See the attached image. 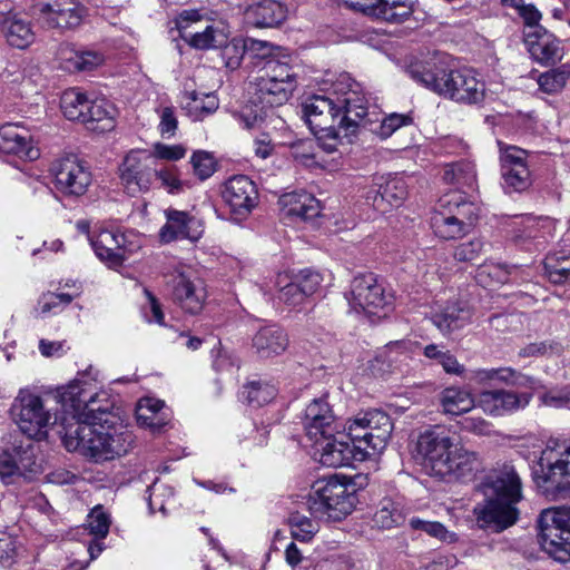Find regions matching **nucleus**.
Masks as SVG:
<instances>
[{
	"label": "nucleus",
	"mask_w": 570,
	"mask_h": 570,
	"mask_svg": "<svg viewBox=\"0 0 570 570\" xmlns=\"http://www.w3.org/2000/svg\"><path fill=\"white\" fill-rule=\"evenodd\" d=\"M166 218L167 222L159 232L160 239L165 243L184 238L196 242L204 233L202 222L187 212L168 209L166 210Z\"/></svg>",
	"instance_id": "393cba45"
},
{
	"label": "nucleus",
	"mask_w": 570,
	"mask_h": 570,
	"mask_svg": "<svg viewBox=\"0 0 570 570\" xmlns=\"http://www.w3.org/2000/svg\"><path fill=\"white\" fill-rule=\"evenodd\" d=\"M532 393H517L508 390H491L480 393L478 406L492 416H503L527 407Z\"/></svg>",
	"instance_id": "412c9836"
},
{
	"label": "nucleus",
	"mask_w": 570,
	"mask_h": 570,
	"mask_svg": "<svg viewBox=\"0 0 570 570\" xmlns=\"http://www.w3.org/2000/svg\"><path fill=\"white\" fill-rule=\"evenodd\" d=\"M222 196L236 220L247 217L258 202L256 185L245 175L230 177L224 185Z\"/></svg>",
	"instance_id": "2eb2a0df"
},
{
	"label": "nucleus",
	"mask_w": 570,
	"mask_h": 570,
	"mask_svg": "<svg viewBox=\"0 0 570 570\" xmlns=\"http://www.w3.org/2000/svg\"><path fill=\"white\" fill-rule=\"evenodd\" d=\"M219 48L222 49V58L224 59L227 68L236 69L239 67L246 50L245 42L242 45L235 39L232 41L228 39L226 45Z\"/></svg>",
	"instance_id": "69168bd1"
},
{
	"label": "nucleus",
	"mask_w": 570,
	"mask_h": 570,
	"mask_svg": "<svg viewBox=\"0 0 570 570\" xmlns=\"http://www.w3.org/2000/svg\"><path fill=\"white\" fill-rule=\"evenodd\" d=\"M90 99L81 92L78 88L66 90L60 100V107L63 115L69 120L81 121L83 115L87 112Z\"/></svg>",
	"instance_id": "c03bdc74"
},
{
	"label": "nucleus",
	"mask_w": 570,
	"mask_h": 570,
	"mask_svg": "<svg viewBox=\"0 0 570 570\" xmlns=\"http://www.w3.org/2000/svg\"><path fill=\"white\" fill-rule=\"evenodd\" d=\"M303 114L313 134L323 137L355 134L362 125L371 122L367 116V98L360 83L342 75L333 85L331 96L314 95L303 104Z\"/></svg>",
	"instance_id": "f03ea898"
},
{
	"label": "nucleus",
	"mask_w": 570,
	"mask_h": 570,
	"mask_svg": "<svg viewBox=\"0 0 570 570\" xmlns=\"http://www.w3.org/2000/svg\"><path fill=\"white\" fill-rule=\"evenodd\" d=\"M190 163L193 165L194 174L200 179L209 178L216 170V163L207 151L198 150L191 156Z\"/></svg>",
	"instance_id": "0e129e2a"
},
{
	"label": "nucleus",
	"mask_w": 570,
	"mask_h": 570,
	"mask_svg": "<svg viewBox=\"0 0 570 570\" xmlns=\"http://www.w3.org/2000/svg\"><path fill=\"white\" fill-rule=\"evenodd\" d=\"M37 472L38 464L31 444L14 448L13 452L0 449V478L4 483H14L19 479H27L28 473Z\"/></svg>",
	"instance_id": "aec40b11"
},
{
	"label": "nucleus",
	"mask_w": 570,
	"mask_h": 570,
	"mask_svg": "<svg viewBox=\"0 0 570 570\" xmlns=\"http://www.w3.org/2000/svg\"><path fill=\"white\" fill-rule=\"evenodd\" d=\"M62 406L69 411L75 423L65 429L66 449L78 451L95 461L114 460L126 454L132 445L131 432L125 428L106 425L108 407L97 405L99 394L92 384L76 379L60 393Z\"/></svg>",
	"instance_id": "f257e3e1"
},
{
	"label": "nucleus",
	"mask_w": 570,
	"mask_h": 570,
	"mask_svg": "<svg viewBox=\"0 0 570 570\" xmlns=\"http://www.w3.org/2000/svg\"><path fill=\"white\" fill-rule=\"evenodd\" d=\"M165 403L160 400L145 397L138 402L136 419L140 426L153 433L160 432L169 422V416L163 410Z\"/></svg>",
	"instance_id": "f704fd0d"
},
{
	"label": "nucleus",
	"mask_w": 570,
	"mask_h": 570,
	"mask_svg": "<svg viewBox=\"0 0 570 570\" xmlns=\"http://www.w3.org/2000/svg\"><path fill=\"white\" fill-rule=\"evenodd\" d=\"M111 524L110 515L101 505H96L88 514L87 529L97 539H105Z\"/></svg>",
	"instance_id": "13d9d810"
},
{
	"label": "nucleus",
	"mask_w": 570,
	"mask_h": 570,
	"mask_svg": "<svg viewBox=\"0 0 570 570\" xmlns=\"http://www.w3.org/2000/svg\"><path fill=\"white\" fill-rule=\"evenodd\" d=\"M570 77V65L564 63L559 68L543 72L538 78V85L543 92L557 94L564 86Z\"/></svg>",
	"instance_id": "5fc2aeb1"
},
{
	"label": "nucleus",
	"mask_w": 570,
	"mask_h": 570,
	"mask_svg": "<svg viewBox=\"0 0 570 570\" xmlns=\"http://www.w3.org/2000/svg\"><path fill=\"white\" fill-rule=\"evenodd\" d=\"M441 405L446 414L460 415L475 405L471 394L456 387H448L441 394Z\"/></svg>",
	"instance_id": "79ce46f5"
},
{
	"label": "nucleus",
	"mask_w": 570,
	"mask_h": 570,
	"mask_svg": "<svg viewBox=\"0 0 570 570\" xmlns=\"http://www.w3.org/2000/svg\"><path fill=\"white\" fill-rule=\"evenodd\" d=\"M355 503V489L337 476L318 484L307 500L312 517L328 522L346 518L354 510Z\"/></svg>",
	"instance_id": "0eeeda50"
},
{
	"label": "nucleus",
	"mask_w": 570,
	"mask_h": 570,
	"mask_svg": "<svg viewBox=\"0 0 570 570\" xmlns=\"http://www.w3.org/2000/svg\"><path fill=\"white\" fill-rule=\"evenodd\" d=\"M485 497L483 504L474 508L476 521L483 529L502 531L518 520L515 504L521 500V480L512 465L490 474L481 485Z\"/></svg>",
	"instance_id": "39448f33"
},
{
	"label": "nucleus",
	"mask_w": 570,
	"mask_h": 570,
	"mask_svg": "<svg viewBox=\"0 0 570 570\" xmlns=\"http://www.w3.org/2000/svg\"><path fill=\"white\" fill-rule=\"evenodd\" d=\"M405 180L397 176H380L368 187L365 198L376 210L385 213L391 207H397L406 198Z\"/></svg>",
	"instance_id": "a211bd4d"
},
{
	"label": "nucleus",
	"mask_w": 570,
	"mask_h": 570,
	"mask_svg": "<svg viewBox=\"0 0 570 570\" xmlns=\"http://www.w3.org/2000/svg\"><path fill=\"white\" fill-rule=\"evenodd\" d=\"M56 58L62 70L68 72L90 71L104 62V56L98 51H79L70 43H61Z\"/></svg>",
	"instance_id": "cd10ccee"
},
{
	"label": "nucleus",
	"mask_w": 570,
	"mask_h": 570,
	"mask_svg": "<svg viewBox=\"0 0 570 570\" xmlns=\"http://www.w3.org/2000/svg\"><path fill=\"white\" fill-rule=\"evenodd\" d=\"M544 273L553 284L570 282V252L551 253L544 259Z\"/></svg>",
	"instance_id": "37998d69"
},
{
	"label": "nucleus",
	"mask_w": 570,
	"mask_h": 570,
	"mask_svg": "<svg viewBox=\"0 0 570 570\" xmlns=\"http://www.w3.org/2000/svg\"><path fill=\"white\" fill-rule=\"evenodd\" d=\"M154 173L155 158L147 150H130L119 165V178L129 196H137L149 190Z\"/></svg>",
	"instance_id": "9d476101"
},
{
	"label": "nucleus",
	"mask_w": 570,
	"mask_h": 570,
	"mask_svg": "<svg viewBox=\"0 0 570 570\" xmlns=\"http://www.w3.org/2000/svg\"><path fill=\"white\" fill-rule=\"evenodd\" d=\"M246 17L254 26L272 28L282 23L287 17V9L275 0H263L246 10Z\"/></svg>",
	"instance_id": "72a5a7b5"
},
{
	"label": "nucleus",
	"mask_w": 570,
	"mask_h": 570,
	"mask_svg": "<svg viewBox=\"0 0 570 570\" xmlns=\"http://www.w3.org/2000/svg\"><path fill=\"white\" fill-rule=\"evenodd\" d=\"M0 151L30 161L40 156L29 131L17 124H6L0 127Z\"/></svg>",
	"instance_id": "b1692460"
},
{
	"label": "nucleus",
	"mask_w": 570,
	"mask_h": 570,
	"mask_svg": "<svg viewBox=\"0 0 570 570\" xmlns=\"http://www.w3.org/2000/svg\"><path fill=\"white\" fill-rule=\"evenodd\" d=\"M361 421H363V414L357 415L350 422L345 439L351 440V446L354 448V452L358 456L357 459L364 460L365 458H371L375 454L371 448L370 432H367L366 426Z\"/></svg>",
	"instance_id": "a19ab883"
},
{
	"label": "nucleus",
	"mask_w": 570,
	"mask_h": 570,
	"mask_svg": "<svg viewBox=\"0 0 570 570\" xmlns=\"http://www.w3.org/2000/svg\"><path fill=\"white\" fill-rule=\"evenodd\" d=\"M405 71L416 83L459 104L474 105L485 97V83L471 68L446 69L431 59L411 62Z\"/></svg>",
	"instance_id": "20e7f679"
},
{
	"label": "nucleus",
	"mask_w": 570,
	"mask_h": 570,
	"mask_svg": "<svg viewBox=\"0 0 570 570\" xmlns=\"http://www.w3.org/2000/svg\"><path fill=\"white\" fill-rule=\"evenodd\" d=\"M346 299L354 312L367 315H379L390 305V296L371 273L353 278Z\"/></svg>",
	"instance_id": "9b49d317"
},
{
	"label": "nucleus",
	"mask_w": 570,
	"mask_h": 570,
	"mask_svg": "<svg viewBox=\"0 0 570 570\" xmlns=\"http://www.w3.org/2000/svg\"><path fill=\"white\" fill-rule=\"evenodd\" d=\"M115 112L116 109L111 102L105 98H97L90 100L81 122L89 125L92 130L109 131L114 128Z\"/></svg>",
	"instance_id": "e433bc0d"
},
{
	"label": "nucleus",
	"mask_w": 570,
	"mask_h": 570,
	"mask_svg": "<svg viewBox=\"0 0 570 570\" xmlns=\"http://www.w3.org/2000/svg\"><path fill=\"white\" fill-rule=\"evenodd\" d=\"M281 203L286 217L311 220L321 214L320 202L308 193L286 194L281 198Z\"/></svg>",
	"instance_id": "473e14b6"
},
{
	"label": "nucleus",
	"mask_w": 570,
	"mask_h": 570,
	"mask_svg": "<svg viewBox=\"0 0 570 570\" xmlns=\"http://www.w3.org/2000/svg\"><path fill=\"white\" fill-rule=\"evenodd\" d=\"M257 77L271 79L276 82L278 81L279 83L281 81H286L297 85L294 67L289 65L288 60H282L274 57L265 61Z\"/></svg>",
	"instance_id": "49530a36"
},
{
	"label": "nucleus",
	"mask_w": 570,
	"mask_h": 570,
	"mask_svg": "<svg viewBox=\"0 0 570 570\" xmlns=\"http://www.w3.org/2000/svg\"><path fill=\"white\" fill-rule=\"evenodd\" d=\"M540 402L554 409L568 407L570 405V387L547 391L540 395Z\"/></svg>",
	"instance_id": "774afa93"
},
{
	"label": "nucleus",
	"mask_w": 570,
	"mask_h": 570,
	"mask_svg": "<svg viewBox=\"0 0 570 570\" xmlns=\"http://www.w3.org/2000/svg\"><path fill=\"white\" fill-rule=\"evenodd\" d=\"M546 481L556 482L564 497L570 498V445L547 446L538 461Z\"/></svg>",
	"instance_id": "dca6fc26"
},
{
	"label": "nucleus",
	"mask_w": 570,
	"mask_h": 570,
	"mask_svg": "<svg viewBox=\"0 0 570 570\" xmlns=\"http://www.w3.org/2000/svg\"><path fill=\"white\" fill-rule=\"evenodd\" d=\"M362 422L370 432V443L374 454H380L386 448L393 430L390 416L380 410H371L363 413Z\"/></svg>",
	"instance_id": "c756f323"
},
{
	"label": "nucleus",
	"mask_w": 570,
	"mask_h": 570,
	"mask_svg": "<svg viewBox=\"0 0 570 570\" xmlns=\"http://www.w3.org/2000/svg\"><path fill=\"white\" fill-rule=\"evenodd\" d=\"M171 295L175 303L189 314H198L204 308L207 292L202 279L190 268L178 266L170 275Z\"/></svg>",
	"instance_id": "f8f14e48"
},
{
	"label": "nucleus",
	"mask_w": 570,
	"mask_h": 570,
	"mask_svg": "<svg viewBox=\"0 0 570 570\" xmlns=\"http://www.w3.org/2000/svg\"><path fill=\"white\" fill-rule=\"evenodd\" d=\"M512 269L515 267L510 268L504 264L489 262L478 268L476 279L485 286L504 284L509 281Z\"/></svg>",
	"instance_id": "6e6d98bb"
},
{
	"label": "nucleus",
	"mask_w": 570,
	"mask_h": 570,
	"mask_svg": "<svg viewBox=\"0 0 570 570\" xmlns=\"http://www.w3.org/2000/svg\"><path fill=\"white\" fill-rule=\"evenodd\" d=\"M439 207L448 209L450 214L458 217L459 223L469 232L479 217V207L474 203L466 200L464 195L456 190L444 194L439 199Z\"/></svg>",
	"instance_id": "2f4dec72"
},
{
	"label": "nucleus",
	"mask_w": 570,
	"mask_h": 570,
	"mask_svg": "<svg viewBox=\"0 0 570 570\" xmlns=\"http://www.w3.org/2000/svg\"><path fill=\"white\" fill-rule=\"evenodd\" d=\"M367 116H365L366 119H371V122H366L365 125H362L361 127H366L367 125H373L374 122H380L375 128H371V131H374L379 134L382 138L390 137L395 130L401 128L402 126L409 125L412 121V118L404 114H391L386 117H384L382 120L373 119V116H376L375 111H368Z\"/></svg>",
	"instance_id": "3c124183"
},
{
	"label": "nucleus",
	"mask_w": 570,
	"mask_h": 570,
	"mask_svg": "<svg viewBox=\"0 0 570 570\" xmlns=\"http://www.w3.org/2000/svg\"><path fill=\"white\" fill-rule=\"evenodd\" d=\"M72 299L73 295L67 293L56 294L48 292L39 298L36 312L40 316H45L49 313H57L61 311L63 306L69 305Z\"/></svg>",
	"instance_id": "bf43d9fd"
},
{
	"label": "nucleus",
	"mask_w": 570,
	"mask_h": 570,
	"mask_svg": "<svg viewBox=\"0 0 570 570\" xmlns=\"http://www.w3.org/2000/svg\"><path fill=\"white\" fill-rule=\"evenodd\" d=\"M322 440H313L315 446V455L318 461L328 468H340L350 465L353 459H357L354 448L345 440V434L340 432L333 436L321 438Z\"/></svg>",
	"instance_id": "4be33fe9"
},
{
	"label": "nucleus",
	"mask_w": 570,
	"mask_h": 570,
	"mask_svg": "<svg viewBox=\"0 0 570 570\" xmlns=\"http://www.w3.org/2000/svg\"><path fill=\"white\" fill-rule=\"evenodd\" d=\"M288 522L292 537L302 542L311 541L320 530L315 520L299 512L292 513Z\"/></svg>",
	"instance_id": "864d4df0"
},
{
	"label": "nucleus",
	"mask_w": 570,
	"mask_h": 570,
	"mask_svg": "<svg viewBox=\"0 0 570 570\" xmlns=\"http://www.w3.org/2000/svg\"><path fill=\"white\" fill-rule=\"evenodd\" d=\"M416 454L431 474L440 478L472 480L482 469V459L475 451L456 443L440 429L421 433L416 441Z\"/></svg>",
	"instance_id": "7ed1b4c3"
},
{
	"label": "nucleus",
	"mask_w": 570,
	"mask_h": 570,
	"mask_svg": "<svg viewBox=\"0 0 570 570\" xmlns=\"http://www.w3.org/2000/svg\"><path fill=\"white\" fill-rule=\"evenodd\" d=\"M410 527L413 530H421L428 535L440 540L443 543L452 544L459 540L455 532L446 529L444 524L438 521H428L420 518L410 519Z\"/></svg>",
	"instance_id": "603ef678"
},
{
	"label": "nucleus",
	"mask_w": 570,
	"mask_h": 570,
	"mask_svg": "<svg viewBox=\"0 0 570 570\" xmlns=\"http://www.w3.org/2000/svg\"><path fill=\"white\" fill-rule=\"evenodd\" d=\"M303 426L311 441L333 436L337 432L340 424L325 396L313 400L306 406Z\"/></svg>",
	"instance_id": "6ab92c4d"
},
{
	"label": "nucleus",
	"mask_w": 570,
	"mask_h": 570,
	"mask_svg": "<svg viewBox=\"0 0 570 570\" xmlns=\"http://www.w3.org/2000/svg\"><path fill=\"white\" fill-rule=\"evenodd\" d=\"M183 108L193 120H202L217 110L218 99L213 94L188 91L184 94Z\"/></svg>",
	"instance_id": "58836bf2"
},
{
	"label": "nucleus",
	"mask_w": 570,
	"mask_h": 570,
	"mask_svg": "<svg viewBox=\"0 0 570 570\" xmlns=\"http://www.w3.org/2000/svg\"><path fill=\"white\" fill-rule=\"evenodd\" d=\"M33 8L39 20L51 29H75L86 14L85 7L78 0H37Z\"/></svg>",
	"instance_id": "ddd939ff"
},
{
	"label": "nucleus",
	"mask_w": 570,
	"mask_h": 570,
	"mask_svg": "<svg viewBox=\"0 0 570 570\" xmlns=\"http://www.w3.org/2000/svg\"><path fill=\"white\" fill-rule=\"evenodd\" d=\"M277 394L273 384L264 381H253L243 386L242 397L252 406L269 403Z\"/></svg>",
	"instance_id": "09e8293b"
},
{
	"label": "nucleus",
	"mask_w": 570,
	"mask_h": 570,
	"mask_svg": "<svg viewBox=\"0 0 570 570\" xmlns=\"http://www.w3.org/2000/svg\"><path fill=\"white\" fill-rule=\"evenodd\" d=\"M473 317L470 305L462 301L449 302L433 311L431 321L443 334H450L469 325Z\"/></svg>",
	"instance_id": "a878e982"
},
{
	"label": "nucleus",
	"mask_w": 570,
	"mask_h": 570,
	"mask_svg": "<svg viewBox=\"0 0 570 570\" xmlns=\"http://www.w3.org/2000/svg\"><path fill=\"white\" fill-rule=\"evenodd\" d=\"M89 242L96 256L110 267H119L126 259L124 234L105 229Z\"/></svg>",
	"instance_id": "bb28decb"
},
{
	"label": "nucleus",
	"mask_w": 570,
	"mask_h": 570,
	"mask_svg": "<svg viewBox=\"0 0 570 570\" xmlns=\"http://www.w3.org/2000/svg\"><path fill=\"white\" fill-rule=\"evenodd\" d=\"M297 85L293 82L273 81L256 77L250 100L232 111V116L240 127L247 130L259 129L266 122L272 109L284 105Z\"/></svg>",
	"instance_id": "423d86ee"
},
{
	"label": "nucleus",
	"mask_w": 570,
	"mask_h": 570,
	"mask_svg": "<svg viewBox=\"0 0 570 570\" xmlns=\"http://www.w3.org/2000/svg\"><path fill=\"white\" fill-rule=\"evenodd\" d=\"M431 226L435 235L442 239L460 238L469 233V230L459 223L458 217H454L448 209H435L432 218Z\"/></svg>",
	"instance_id": "ea45409f"
},
{
	"label": "nucleus",
	"mask_w": 570,
	"mask_h": 570,
	"mask_svg": "<svg viewBox=\"0 0 570 570\" xmlns=\"http://www.w3.org/2000/svg\"><path fill=\"white\" fill-rule=\"evenodd\" d=\"M50 170L55 176L56 188L65 195L81 196L91 183L89 168L75 155L55 160Z\"/></svg>",
	"instance_id": "4468645a"
},
{
	"label": "nucleus",
	"mask_w": 570,
	"mask_h": 570,
	"mask_svg": "<svg viewBox=\"0 0 570 570\" xmlns=\"http://www.w3.org/2000/svg\"><path fill=\"white\" fill-rule=\"evenodd\" d=\"M549 225L550 223L548 219H541L530 215L521 216L511 224L512 237L515 242L529 238H539L543 236L542 229Z\"/></svg>",
	"instance_id": "a18cd8bd"
},
{
	"label": "nucleus",
	"mask_w": 570,
	"mask_h": 570,
	"mask_svg": "<svg viewBox=\"0 0 570 570\" xmlns=\"http://www.w3.org/2000/svg\"><path fill=\"white\" fill-rule=\"evenodd\" d=\"M11 415L20 431L29 439L42 440L56 417L43 399L31 389H20L11 405Z\"/></svg>",
	"instance_id": "6e6552de"
},
{
	"label": "nucleus",
	"mask_w": 570,
	"mask_h": 570,
	"mask_svg": "<svg viewBox=\"0 0 570 570\" xmlns=\"http://www.w3.org/2000/svg\"><path fill=\"white\" fill-rule=\"evenodd\" d=\"M405 519L406 511L401 502L384 498L373 515V524L379 529H392L402 525Z\"/></svg>",
	"instance_id": "4c0bfd02"
},
{
	"label": "nucleus",
	"mask_w": 570,
	"mask_h": 570,
	"mask_svg": "<svg viewBox=\"0 0 570 570\" xmlns=\"http://www.w3.org/2000/svg\"><path fill=\"white\" fill-rule=\"evenodd\" d=\"M347 8L386 22L400 23L412 14L411 0H338Z\"/></svg>",
	"instance_id": "f3484780"
},
{
	"label": "nucleus",
	"mask_w": 570,
	"mask_h": 570,
	"mask_svg": "<svg viewBox=\"0 0 570 570\" xmlns=\"http://www.w3.org/2000/svg\"><path fill=\"white\" fill-rule=\"evenodd\" d=\"M277 285L279 286L278 299L289 306H297L305 299V295L302 292L297 283L288 282L287 275H278Z\"/></svg>",
	"instance_id": "e2e57ef3"
},
{
	"label": "nucleus",
	"mask_w": 570,
	"mask_h": 570,
	"mask_svg": "<svg viewBox=\"0 0 570 570\" xmlns=\"http://www.w3.org/2000/svg\"><path fill=\"white\" fill-rule=\"evenodd\" d=\"M289 345L287 333L277 325L261 327L253 337V347L262 358L283 354Z\"/></svg>",
	"instance_id": "c85d7f7f"
},
{
	"label": "nucleus",
	"mask_w": 570,
	"mask_h": 570,
	"mask_svg": "<svg viewBox=\"0 0 570 570\" xmlns=\"http://www.w3.org/2000/svg\"><path fill=\"white\" fill-rule=\"evenodd\" d=\"M538 524L542 549L559 562L570 561V508L543 510Z\"/></svg>",
	"instance_id": "1a4fd4ad"
},
{
	"label": "nucleus",
	"mask_w": 570,
	"mask_h": 570,
	"mask_svg": "<svg viewBox=\"0 0 570 570\" xmlns=\"http://www.w3.org/2000/svg\"><path fill=\"white\" fill-rule=\"evenodd\" d=\"M0 29L8 43L18 49L27 48L35 40V32L30 22L17 14L4 17L0 22Z\"/></svg>",
	"instance_id": "c9c22d12"
},
{
	"label": "nucleus",
	"mask_w": 570,
	"mask_h": 570,
	"mask_svg": "<svg viewBox=\"0 0 570 570\" xmlns=\"http://www.w3.org/2000/svg\"><path fill=\"white\" fill-rule=\"evenodd\" d=\"M443 180L459 187H472L475 181L474 166L468 161L448 165L444 169Z\"/></svg>",
	"instance_id": "8fccbe9b"
},
{
	"label": "nucleus",
	"mask_w": 570,
	"mask_h": 570,
	"mask_svg": "<svg viewBox=\"0 0 570 570\" xmlns=\"http://www.w3.org/2000/svg\"><path fill=\"white\" fill-rule=\"evenodd\" d=\"M190 35L184 36V40L197 50L217 49L226 45L229 38V30L223 22L206 24L203 30L193 28Z\"/></svg>",
	"instance_id": "7c9ffc66"
},
{
	"label": "nucleus",
	"mask_w": 570,
	"mask_h": 570,
	"mask_svg": "<svg viewBox=\"0 0 570 570\" xmlns=\"http://www.w3.org/2000/svg\"><path fill=\"white\" fill-rule=\"evenodd\" d=\"M499 382L529 390H537L540 386V383L535 377L523 374L512 367L499 368Z\"/></svg>",
	"instance_id": "680f3d73"
},
{
	"label": "nucleus",
	"mask_w": 570,
	"mask_h": 570,
	"mask_svg": "<svg viewBox=\"0 0 570 570\" xmlns=\"http://www.w3.org/2000/svg\"><path fill=\"white\" fill-rule=\"evenodd\" d=\"M524 42L533 60L543 66H552L563 57L561 41L544 28L524 32Z\"/></svg>",
	"instance_id": "5701e85b"
},
{
	"label": "nucleus",
	"mask_w": 570,
	"mask_h": 570,
	"mask_svg": "<svg viewBox=\"0 0 570 570\" xmlns=\"http://www.w3.org/2000/svg\"><path fill=\"white\" fill-rule=\"evenodd\" d=\"M503 187L508 193H521L531 186V173L529 167L508 168L501 170Z\"/></svg>",
	"instance_id": "4d7b16f0"
},
{
	"label": "nucleus",
	"mask_w": 570,
	"mask_h": 570,
	"mask_svg": "<svg viewBox=\"0 0 570 570\" xmlns=\"http://www.w3.org/2000/svg\"><path fill=\"white\" fill-rule=\"evenodd\" d=\"M499 146H500L501 170H505L508 168L519 169V167H528L527 150H524L520 147H517V146L504 145L502 142H499Z\"/></svg>",
	"instance_id": "052dcab7"
},
{
	"label": "nucleus",
	"mask_w": 570,
	"mask_h": 570,
	"mask_svg": "<svg viewBox=\"0 0 570 570\" xmlns=\"http://www.w3.org/2000/svg\"><path fill=\"white\" fill-rule=\"evenodd\" d=\"M147 492L150 513L158 510L167 515L168 510L175 507V493L170 485L155 482L147 489Z\"/></svg>",
	"instance_id": "de8ad7c7"
},
{
	"label": "nucleus",
	"mask_w": 570,
	"mask_h": 570,
	"mask_svg": "<svg viewBox=\"0 0 570 570\" xmlns=\"http://www.w3.org/2000/svg\"><path fill=\"white\" fill-rule=\"evenodd\" d=\"M484 245L481 238L471 239L456 246L453 256L459 262H472L481 255Z\"/></svg>",
	"instance_id": "338daca9"
}]
</instances>
